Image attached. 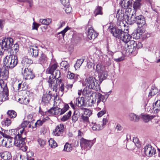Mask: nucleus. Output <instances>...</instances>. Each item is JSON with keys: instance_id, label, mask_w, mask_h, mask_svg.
<instances>
[{"instance_id": "53", "label": "nucleus", "mask_w": 160, "mask_h": 160, "mask_svg": "<svg viewBox=\"0 0 160 160\" xmlns=\"http://www.w3.org/2000/svg\"><path fill=\"white\" fill-rule=\"evenodd\" d=\"M7 139L6 138H4V137L1 138H0V145H1L2 147H7Z\"/></svg>"}, {"instance_id": "25", "label": "nucleus", "mask_w": 160, "mask_h": 160, "mask_svg": "<svg viewBox=\"0 0 160 160\" xmlns=\"http://www.w3.org/2000/svg\"><path fill=\"white\" fill-rule=\"evenodd\" d=\"M108 76V73L107 71H103L99 73L98 78L99 80V83H100V84L103 80L106 79Z\"/></svg>"}, {"instance_id": "15", "label": "nucleus", "mask_w": 160, "mask_h": 160, "mask_svg": "<svg viewBox=\"0 0 160 160\" xmlns=\"http://www.w3.org/2000/svg\"><path fill=\"white\" fill-rule=\"evenodd\" d=\"M38 51L37 46H31L29 47L28 53L32 57H36L38 55Z\"/></svg>"}, {"instance_id": "49", "label": "nucleus", "mask_w": 160, "mask_h": 160, "mask_svg": "<svg viewBox=\"0 0 160 160\" xmlns=\"http://www.w3.org/2000/svg\"><path fill=\"white\" fill-rule=\"evenodd\" d=\"M79 116V113L76 111H75L72 117V119L73 122H76Z\"/></svg>"}, {"instance_id": "52", "label": "nucleus", "mask_w": 160, "mask_h": 160, "mask_svg": "<svg viewBox=\"0 0 160 160\" xmlns=\"http://www.w3.org/2000/svg\"><path fill=\"white\" fill-rule=\"evenodd\" d=\"M84 113L82 115L88 117L92 115V112L91 110L87 108H84Z\"/></svg>"}, {"instance_id": "54", "label": "nucleus", "mask_w": 160, "mask_h": 160, "mask_svg": "<svg viewBox=\"0 0 160 160\" xmlns=\"http://www.w3.org/2000/svg\"><path fill=\"white\" fill-rule=\"evenodd\" d=\"M69 108V106L68 104H65L62 109L60 108V115L64 114L68 109Z\"/></svg>"}, {"instance_id": "35", "label": "nucleus", "mask_w": 160, "mask_h": 160, "mask_svg": "<svg viewBox=\"0 0 160 160\" xmlns=\"http://www.w3.org/2000/svg\"><path fill=\"white\" fill-rule=\"evenodd\" d=\"M129 118L130 120L136 122L139 120V117L134 113H131L129 115Z\"/></svg>"}, {"instance_id": "40", "label": "nucleus", "mask_w": 160, "mask_h": 160, "mask_svg": "<svg viewBox=\"0 0 160 160\" xmlns=\"http://www.w3.org/2000/svg\"><path fill=\"white\" fill-rule=\"evenodd\" d=\"M62 80L61 79H60V80L58 82H57V84H56V88H57V87L58 85L59 84L60 88H59V90L61 91L62 92H63L64 90V84L62 82ZM57 91L56 92H57Z\"/></svg>"}, {"instance_id": "32", "label": "nucleus", "mask_w": 160, "mask_h": 160, "mask_svg": "<svg viewBox=\"0 0 160 160\" xmlns=\"http://www.w3.org/2000/svg\"><path fill=\"white\" fill-rule=\"evenodd\" d=\"M52 19L50 18H48L46 19H41L39 20V22L43 25H49L51 23Z\"/></svg>"}, {"instance_id": "12", "label": "nucleus", "mask_w": 160, "mask_h": 160, "mask_svg": "<svg viewBox=\"0 0 160 160\" xmlns=\"http://www.w3.org/2000/svg\"><path fill=\"white\" fill-rule=\"evenodd\" d=\"M144 149V153L147 156L151 157L155 153L156 150L150 145H147Z\"/></svg>"}, {"instance_id": "30", "label": "nucleus", "mask_w": 160, "mask_h": 160, "mask_svg": "<svg viewBox=\"0 0 160 160\" xmlns=\"http://www.w3.org/2000/svg\"><path fill=\"white\" fill-rule=\"evenodd\" d=\"M33 63L32 61L30 59H29L27 57H24L23 58L22 61L21 63L22 65H29Z\"/></svg>"}, {"instance_id": "10", "label": "nucleus", "mask_w": 160, "mask_h": 160, "mask_svg": "<svg viewBox=\"0 0 160 160\" xmlns=\"http://www.w3.org/2000/svg\"><path fill=\"white\" fill-rule=\"evenodd\" d=\"M109 32L113 36L118 39H120L122 36V33L124 32L120 29L117 28L115 27L110 26L108 28Z\"/></svg>"}, {"instance_id": "24", "label": "nucleus", "mask_w": 160, "mask_h": 160, "mask_svg": "<svg viewBox=\"0 0 160 160\" xmlns=\"http://www.w3.org/2000/svg\"><path fill=\"white\" fill-rule=\"evenodd\" d=\"M52 95L51 92L49 91L48 94H45L43 95L42 98V101L45 103H48L51 100Z\"/></svg>"}, {"instance_id": "5", "label": "nucleus", "mask_w": 160, "mask_h": 160, "mask_svg": "<svg viewBox=\"0 0 160 160\" xmlns=\"http://www.w3.org/2000/svg\"><path fill=\"white\" fill-rule=\"evenodd\" d=\"M13 39L10 38L3 39L0 42V56L3 55L5 50L10 49L13 45Z\"/></svg>"}, {"instance_id": "31", "label": "nucleus", "mask_w": 160, "mask_h": 160, "mask_svg": "<svg viewBox=\"0 0 160 160\" xmlns=\"http://www.w3.org/2000/svg\"><path fill=\"white\" fill-rule=\"evenodd\" d=\"M47 60V58L44 53H42L40 55L38 60V63L42 64L46 62Z\"/></svg>"}, {"instance_id": "4", "label": "nucleus", "mask_w": 160, "mask_h": 160, "mask_svg": "<svg viewBox=\"0 0 160 160\" xmlns=\"http://www.w3.org/2000/svg\"><path fill=\"white\" fill-rule=\"evenodd\" d=\"M3 62L6 67L12 68L17 65L18 60L16 56L7 55L4 58Z\"/></svg>"}, {"instance_id": "14", "label": "nucleus", "mask_w": 160, "mask_h": 160, "mask_svg": "<svg viewBox=\"0 0 160 160\" xmlns=\"http://www.w3.org/2000/svg\"><path fill=\"white\" fill-rule=\"evenodd\" d=\"M64 131V125L63 124L58 125L54 131H53V135L56 136H60Z\"/></svg>"}, {"instance_id": "11", "label": "nucleus", "mask_w": 160, "mask_h": 160, "mask_svg": "<svg viewBox=\"0 0 160 160\" xmlns=\"http://www.w3.org/2000/svg\"><path fill=\"white\" fill-rule=\"evenodd\" d=\"M25 137H22L20 134H17L14 138V144L18 148L25 144Z\"/></svg>"}, {"instance_id": "56", "label": "nucleus", "mask_w": 160, "mask_h": 160, "mask_svg": "<svg viewBox=\"0 0 160 160\" xmlns=\"http://www.w3.org/2000/svg\"><path fill=\"white\" fill-rule=\"evenodd\" d=\"M38 141L40 146L41 147H43L45 144V141L42 139H38Z\"/></svg>"}, {"instance_id": "16", "label": "nucleus", "mask_w": 160, "mask_h": 160, "mask_svg": "<svg viewBox=\"0 0 160 160\" xmlns=\"http://www.w3.org/2000/svg\"><path fill=\"white\" fill-rule=\"evenodd\" d=\"M124 10L121 9L118 10L117 12L116 18L118 21L122 22L124 19H125V14H124Z\"/></svg>"}, {"instance_id": "42", "label": "nucleus", "mask_w": 160, "mask_h": 160, "mask_svg": "<svg viewBox=\"0 0 160 160\" xmlns=\"http://www.w3.org/2000/svg\"><path fill=\"white\" fill-rule=\"evenodd\" d=\"M92 129L93 131H99L101 130L103 128V126H101L99 124H97L96 123L92 128Z\"/></svg>"}, {"instance_id": "20", "label": "nucleus", "mask_w": 160, "mask_h": 160, "mask_svg": "<svg viewBox=\"0 0 160 160\" xmlns=\"http://www.w3.org/2000/svg\"><path fill=\"white\" fill-rule=\"evenodd\" d=\"M136 22L138 27H142L145 24V21L144 17L142 15L137 16Z\"/></svg>"}, {"instance_id": "51", "label": "nucleus", "mask_w": 160, "mask_h": 160, "mask_svg": "<svg viewBox=\"0 0 160 160\" xmlns=\"http://www.w3.org/2000/svg\"><path fill=\"white\" fill-rule=\"evenodd\" d=\"M61 66L64 68L65 70H68L69 69V65L68 62L66 61H62L61 63Z\"/></svg>"}, {"instance_id": "46", "label": "nucleus", "mask_w": 160, "mask_h": 160, "mask_svg": "<svg viewBox=\"0 0 160 160\" xmlns=\"http://www.w3.org/2000/svg\"><path fill=\"white\" fill-rule=\"evenodd\" d=\"M29 100L27 98H19L18 99V101L21 104L27 105L29 102Z\"/></svg>"}, {"instance_id": "33", "label": "nucleus", "mask_w": 160, "mask_h": 160, "mask_svg": "<svg viewBox=\"0 0 160 160\" xmlns=\"http://www.w3.org/2000/svg\"><path fill=\"white\" fill-rule=\"evenodd\" d=\"M84 99L80 97L77 98L76 102L77 105L79 107H81L84 105Z\"/></svg>"}, {"instance_id": "36", "label": "nucleus", "mask_w": 160, "mask_h": 160, "mask_svg": "<svg viewBox=\"0 0 160 160\" xmlns=\"http://www.w3.org/2000/svg\"><path fill=\"white\" fill-rule=\"evenodd\" d=\"M84 60V59L82 58L78 59L75 64L74 67L76 70L79 68Z\"/></svg>"}, {"instance_id": "44", "label": "nucleus", "mask_w": 160, "mask_h": 160, "mask_svg": "<svg viewBox=\"0 0 160 160\" xmlns=\"http://www.w3.org/2000/svg\"><path fill=\"white\" fill-rule=\"evenodd\" d=\"M72 112L71 111H69L68 113L65 115L63 116L61 118L62 121L65 122L68 120L71 115Z\"/></svg>"}, {"instance_id": "62", "label": "nucleus", "mask_w": 160, "mask_h": 160, "mask_svg": "<svg viewBox=\"0 0 160 160\" xmlns=\"http://www.w3.org/2000/svg\"><path fill=\"white\" fill-rule=\"evenodd\" d=\"M11 120L8 118H6V120L3 122L5 125L7 126H8L10 125L11 123Z\"/></svg>"}, {"instance_id": "43", "label": "nucleus", "mask_w": 160, "mask_h": 160, "mask_svg": "<svg viewBox=\"0 0 160 160\" xmlns=\"http://www.w3.org/2000/svg\"><path fill=\"white\" fill-rule=\"evenodd\" d=\"M105 102H97V106L98 108L100 110H103L105 109Z\"/></svg>"}, {"instance_id": "19", "label": "nucleus", "mask_w": 160, "mask_h": 160, "mask_svg": "<svg viewBox=\"0 0 160 160\" xmlns=\"http://www.w3.org/2000/svg\"><path fill=\"white\" fill-rule=\"evenodd\" d=\"M131 38V37L128 33L124 32L122 33V36L120 39L126 44L131 41L130 40Z\"/></svg>"}, {"instance_id": "63", "label": "nucleus", "mask_w": 160, "mask_h": 160, "mask_svg": "<svg viewBox=\"0 0 160 160\" xmlns=\"http://www.w3.org/2000/svg\"><path fill=\"white\" fill-rule=\"evenodd\" d=\"M68 30V27L66 28L63 30L62 31L58 33V34H61L62 36V38H63L65 35V33Z\"/></svg>"}, {"instance_id": "60", "label": "nucleus", "mask_w": 160, "mask_h": 160, "mask_svg": "<svg viewBox=\"0 0 160 160\" xmlns=\"http://www.w3.org/2000/svg\"><path fill=\"white\" fill-rule=\"evenodd\" d=\"M143 30L140 29L139 31V32H138L136 33V37H134V38L136 39H139L140 38V33L142 34L143 33Z\"/></svg>"}, {"instance_id": "50", "label": "nucleus", "mask_w": 160, "mask_h": 160, "mask_svg": "<svg viewBox=\"0 0 160 160\" xmlns=\"http://www.w3.org/2000/svg\"><path fill=\"white\" fill-rule=\"evenodd\" d=\"M81 121L87 124L89 122L88 117L82 115L81 116Z\"/></svg>"}, {"instance_id": "13", "label": "nucleus", "mask_w": 160, "mask_h": 160, "mask_svg": "<svg viewBox=\"0 0 160 160\" xmlns=\"http://www.w3.org/2000/svg\"><path fill=\"white\" fill-rule=\"evenodd\" d=\"M5 130H2V132H0L1 134L5 138L7 139V147L9 148L11 147L13 144L12 141L13 138H11L9 136L5 133Z\"/></svg>"}, {"instance_id": "23", "label": "nucleus", "mask_w": 160, "mask_h": 160, "mask_svg": "<svg viewBox=\"0 0 160 160\" xmlns=\"http://www.w3.org/2000/svg\"><path fill=\"white\" fill-rule=\"evenodd\" d=\"M0 157L3 160H12L11 154L8 152H0Z\"/></svg>"}, {"instance_id": "9", "label": "nucleus", "mask_w": 160, "mask_h": 160, "mask_svg": "<svg viewBox=\"0 0 160 160\" xmlns=\"http://www.w3.org/2000/svg\"><path fill=\"white\" fill-rule=\"evenodd\" d=\"M137 17L135 12L132 13L130 12L129 13L128 12H125V20L128 24L131 25L136 22Z\"/></svg>"}, {"instance_id": "61", "label": "nucleus", "mask_w": 160, "mask_h": 160, "mask_svg": "<svg viewBox=\"0 0 160 160\" xmlns=\"http://www.w3.org/2000/svg\"><path fill=\"white\" fill-rule=\"evenodd\" d=\"M106 112V109H103L101 111L99 112L97 114V115L98 117H101Z\"/></svg>"}, {"instance_id": "64", "label": "nucleus", "mask_w": 160, "mask_h": 160, "mask_svg": "<svg viewBox=\"0 0 160 160\" xmlns=\"http://www.w3.org/2000/svg\"><path fill=\"white\" fill-rule=\"evenodd\" d=\"M19 48V45L18 44L16 43L14 44L13 47V50L15 52V53L17 52L18 51Z\"/></svg>"}, {"instance_id": "8", "label": "nucleus", "mask_w": 160, "mask_h": 160, "mask_svg": "<svg viewBox=\"0 0 160 160\" xmlns=\"http://www.w3.org/2000/svg\"><path fill=\"white\" fill-rule=\"evenodd\" d=\"M22 73L25 79H32L34 77L32 70L31 68H22Z\"/></svg>"}, {"instance_id": "58", "label": "nucleus", "mask_w": 160, "mask_h": 160, "mask_svg": "<svg viewBox=\"0 0 160 160\" xmlns=\"http://www.w3.org/2000/svg\"><path fill=\"white\" fill-rule=\"evenodd\" d=\"M30 122V121H23L21 125V127L22 129H24Z\"/></svg>"}, {"instance_id": "48", "label": "nucleus", "mask_w": 160, "mask_h": 160, "mask_svg": "<svg viewBox=\"0 0 160 160\" xmlns=\"http://www.w3.org/2000/svg\"><path fill=\"white\" fill-rule=\"evenodd\" d=\"M49 145L51 148H55L57 146V143L53 139L51 138L48 141Z\"/></svg>"}, {"instance_id": "28", "label": "nucleus", "mask_w": 160, "mask_h": 160, "mask_svg": "<svg viewBox=\"0 0 160 160\" xmlns=\"http://www.w3.org/2000/svg\"><path fill=\"white\" fill-rule=\"evenodd\" d=\"M58 66L57 64H54L51 66L48 67L47 69L46 72L47 73L52 74L57 70Z\"/></svg>"}, {"instance_id": "22", "label": "nucleus", "mask_w": 160, "mask_h": 160, "mask_svg": "<svg viewBox=\"0 0 160 160\" xmlns=\"http://www.w3.org/2000/svg\"><path fill=\"white\" fill-rule=\"evenodd\" d=\"M132 3V0H122L120 4L122 8V9H125L129 8L131 5Z\"/></svg>"}, {"instance_id": "21", "label": "nucleus", "mask_w": 160, "mask_h": 160, "mask_svg": "<svg viewBox=\"0 0 160 160\" xmlns=\"http://www.w3.org/2000/svg\"><path fill=\"white\" fill-rule=\"evenodd\" d=\"M82 94L85 98L88 100H90L92 97V93L91 90L87 88H84L82 92Z\"/></svg>"}, {"instance_id": "27", "label": "nucleus", "mask_w": 160, "mask_h": 160, "mask_svg": "<svg viewBox=\"0 0 160 160\" xmlns=\"http://www.w3.org/2000/svg\"><path fill=\"white\" fill-rule=\"evenodd\" d=\"M78 76V75L72 73L70 72H68L67 75L68 78L72 80L73 83H74L77 80Z\"/></svg>"}, {"instance_id": "7", "label": "nucleus", "mask_w": 160, "mask_h": 160, "mask_svg": "<svg viewBox=\"0 0 160 160\" xmlns=\"http://www.w3.org/2000/svg\"><path fill=\"white\" fill-rule=\"evenodd\" d=\"M94 142L93 140H89L83 138H82L80 140V143L81 148L86 150H89L94 144Z\"/></svg>"}, {"instance_id": "29", "label": "nucleus", "mask_w": 160, "mask_h": 160, "mask_svg": "<svg viewBox=\"0 0 160 160\" xmlns=\"http://www.w3.org/2000/svg\"><path fill=\"white\" fill-rule=\"evenodd\" d=\"M97 102H106L108 98V95H102L101 94L98 93V95Z\"/></svg>"}, {"instance_id": "2", "label": "nucleus", "mask_w": 160, "mask_h": 160, "mask_svg": "<svg viewBox=\"0 0 160 160\" xmlns=\"http://www.w3.org/2000/svg\"><path fill=\"white\" fill-rule=\"evenodd\" d=\"M83 84H85L88 89H93L97 91L100 89L99 81L93 76L86 78Z\"/></svg>"}, {"instance_id": "1", "label": "nucleus", "mask_w": 160, "mask_h": 160, "mask_svg": "<svg viewBox=\"0 0 160 160\" xmlns=\"http://www.w3.org/2000/svg\"><path fill=\"white\" fill-rule=\"evenodd\" d=\"M8 70L4 67L0 68V86L2 89V101L8 99V91L6 80L8 77Z\"/></svg>"}, {"instance_id": "57", "label": "nucleus", "mask_w": 160, "mask_h": 160, "mask_svg": "<svg viewBox=\"0 0 160 160\" xmlns=\"http://www.w3.org/2000/svg\"><path fill=\"white\" fill-rule=\"evenodd\" d=\"M60 1L64 7H67L70 5L69 0H60Z\"/></svg>"}, {"instance_id": "37", "label": "nucleus", "mask_w": 160, "mask_h": 160, "mask_svg": "<svg viewBox=\"0 0 160 160\" xmlns=\"http://www.w3.org/2000/svg\"><path fill=\"white\" fill-rule=\"evenodd\" d=\"M159 92L158 89L155 87L153 86L151 88L150 92L149 93V96L151 97L154 96Z\"/></svg>"}, {"instance_id": "26", "label": "nucleus", "mask_w": 160, "mask_h": 160, "mask_svg": "<svg viewBox=\"0 0 160 160\" xmlns=\"http://www.w3.org/2000/svg\"><path fill=\"white\" fill-rule=\"evenodd\" d=\"M48 112L50 114L55 115H60V108L58 107H52L48 111Z\"/></svg>"}, {"instance_id": "6", "label": "nucleus", "mask_w": 160, "mask_h": 160, "mask_svg": "<svg viewBox=\"0 0 160 160\" xmlns=\"http://www.w3.org/2000/svg\"><path fill=\"white\" fill-rule=\"evenodd\" d=\"M125 48L127 49L129 53L134 54L136 53V49L142 47V44L140 42H137L133 40H131L125 45Z\"/></svg>"}, {"instance_id": "34", "label": "nucleus", "mask_w": 160, "mask_h": 160, "mask_svg": "<svg viewBox=\"0 0 160 160\" xmlns=\"http://www.w3.org/2000/svg\"><path fill=\"white\" fill-rule=\"evenodd\" d=\"M154 117V116H153L152 115H149L147 114L142 115V118L145 122H148L150 120L152 119Z\"/></svg>"}, {"instance_id": "59", "label": "nucleus", "mask_w": 160, "mask_h": 160, "mask_svg": "<svg viewBox=\"0 0 160 160\" xmlns=\"http://www.w3.org/2000/svg\"><path fill=\"white\" fill-rule=\"evenodd\" d=\"M40 24L37 23L35 22H34L33 23L32 29V30L35 29L38 30V28L40 26Z\"/></svg>"}, {"instance_id": "41", "label": "nucleus", "mask_w": 160, "mask_h": 160, "mask_svg": "<svg viewBox=\"0 0 160 160\" xmlns=\"http://www.w3.org/2000/svg\"><path fill=\"white\" fill-rule=\"evenodd\" d=\"M72 149V147L71 144H69L68 143H66L64 146V148L63 151L69 152H70Z\"/></svg>"}, {"instance_id": "17", "label": "nucleus", "mask_w": 160, "mask_h": 160, "mask_svg": "<svg viewBox=\"0 0 160 160\" xmlns=\"http://www.w3.org/2000/svg\"><path fill=\"white\" fill-rule=\"evenodd\" d=\"M98 35V33H97L92 28H89L88 31V36L89 39H94Z\"/></svg>"}, {"instance_id": "3", "label": "nucleus", "mask_w": 160, "mask_h": 160, "mask_svg": "<svg viewBox=\"0 0 160 160\" xmlns=\"http://www.w3.org/2000/svg\"><path fill=\"white\" fill-rule=\"evenodd\" d=\"M60 72L59 70H57L49 77L48 81L49 87L53 91H57L56 84L57 82L60 80Z\"/></svg>"}, {"instance_id": "18", "label": "nucleus", "mask_w": 160, "mask_h": 160, "mask_svg": "<svg viewBox=\"0 0 160 160\" xmlns=\"http://www.w3.org/2000/svg\"><path fill=\"white\" fill-rule=\"evenodd\" d=\"M158 97H159V96H157V97L155 98V100L156 101V102L153 104V108L152 109L155 113H158L159 111H160V100H158Z\"/></svg>"}, {"instance_id": "47", "label": "nucleus", "mask_w": 160, "mask_h": 160, "mask_svg": "<svg viewBox=\"0 0 160 160\" xmlns=\"http://www.w3.org/2000/svg\"><path fill=\"white\" fill-rule=\"evenodd\" d=\"M141 4L139 2H135L133 4V8L134 9L137 10L140 9Z\"/></svg>"}, {"instance_id": "55", "label": "nucleus", "mask_w": 160, "mask_h": 160, "mask_svg": "<svg viewBox=\"0 0 160 160\" xmlns=\"http://www.w3.org/2000/svg\"><path fill=\"white\" fill-rule=\"evenodd\" d=\"M44 122V120L43 119L42 120H38L34 124L35 128L38 126H42Z\"/></svg>"}, {"instance_id": "39", "label": "nucleus", "mask_w": 160, "mask_h": 160, "mask_svg": "<svg viewBox=\"0 0 160 160\" xmlns=\"http://www.w3.org/2000/svg\"><path fill=\"white\" fill-rule=\"evenodd\" d=\"M96 71L98 73L104 71V67L100 63L98 64L96 67Z\"/></svg>"}, {"instance_id": "45", "label": "nucleus", "mask_w": 160, "mask_h": 160, "mask_svg": "<svg viewBox=\"0 0 160 160\" xmlns=\"http://www.w3.org/2000/svg\"><path fill=\"white\" fill-rule=\"evenodd\" d=\"M102 7L98 6L94 11V13L95 14V16H96L97 15L99 14L102 15Z\"/></svg>"}, {"instance_id": "38", "label": "nucleus", "mask_w": 160, "mask_h": 160, "mask_svg": "<svg viewBox=\"0 0 160 160\" xmlns=\"http://www.w3.org/2000/svg\"><path fill=\"white\" fill-rule=\"evenodd\" d=\"M7 114L9 117L11 118H15L17 115L16 112L13 110H8L7 112Z\"/></svg>"}]
</instances>
